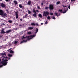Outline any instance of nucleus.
<instances>
[{"instance_id":"nucleus-35","label":"nucleus","mask_w":78,"mask_h":78,"mask_svg":"<svg viewBox=\"0 0 78 78\" xmlns=\"http://www.w3.org/2000/svg\"><path fill=\"white\" fill-rule=\"evenodd\" d=\"M74 1H75V0H71V2H74Z\"/></svg>"},{"instance_id":"nucleus-21","label":"nucleus","mask_w":78,"mask_h":78,"mask_svg":"<svg viewBox=\"0 0 78 78\" xmlns=\"http://www.w3.org/2000/svg\"><path fill=\"white\" fill-rule=\"evenodd\" d=\"M9 52L10 53H14V52L13 51H12V50H11L9 51Z\"/></svg>"},{"instance_id":"nucleus-38","label":"nucleus","mask_w":78,"mask_h":78,"mask_svg":"<svg viewBox=\"0 0 78 78\" xmlns=\"http://www.w3.org/2000/svg\"><path fill=\"white\" fill-rule=\"evenodd\" d=\"M17 41H15V44H17Z\"/></svg>"},{"instance_id":"nucleus-26","label":"nucleus","mask_w":78,"mask_h":78,"mask_svg":"<svg viewBox=\"0 0 78 78\" xmlns=\"http://www.w3.org/2000/svg\"><path fill=\"white\" fill-rule=\"evenodd\" d=\"M47 19L48 20H50V16H48L47 17Z\"/></svg>"},{"instance_id":"nucleus-3","label":"nucleus","mask_w":78,"mask_h":78,"mask_svg":"<svg viewBox=\"0 0 78 78\" xmlns=\"http://www.w3.org/2000/svg\"><path fill=\"white\" fill-rule=\"evenodd\" d=\"M49 14V12L48 11H44L43 13V16L47 17Z\"/></svg>"},{"instance_id":"nucleus-2","label":"nucleus","mask_w":78,"mask_h":78,"mask_svg":"<svg viewBox=\"0 0 78 78\" xmlns=\"http://www.w3.org/2000/svg\"><path fill=\"white\" fill-rule=\"evenodd\" d=\"M4 59V58H2V61L1 62V63L4 65V66H6V64H7V61H8V60H3Z\"/></svg>"},{"instance_id":"nucleus-8","label":"nucleus","mask_w":78,"mask_h":78,"mask_svg":"<svg viewBox=\"0 0 78 78\" xmlns=\"http://www.w3.org/2000/svg\"><path fill=\"white\" fill-rule=\"evenodd\" d=\"M1 6L3 8H5V5L3 3L1 4Z\"/></svg>"},{"instance_id":"nucleus-48","label":"nucleus","mask_w":78,"mask_h":78,"mask_svg":"<svg viewBox=\"0 0 78 78\" xmlns=\"http://www.w3.org/2000/svg\"><path fill=\"white\" fill-rule=\"evenodd\" d=\"M41 5H43V3H41Z\"/></svg>"},{"instance_id":"nucleus-40","label":"nucleus","mask_w":78,"mask_h":78,"mask_svg":"<svg viewBox=\"0 0 78 78\" xmlns=\"http://www.w3.org/2000/svg\"><path fill=\"white\" fill-rule=\"evenodd\" d=\"M50 15H51V16H52V15H53V13H50Z\"/></svg>"},{"instance_id":"nucleus-19","label":"nucleus","mask_w":78,"mask_h":78,"mask_svg":"<svg viewBox=\"0 0 78 78\" xmlns=\"http://www.w3.org/2000/svg\"><path fill=\"white\" fill-rule=\"evenodd\" d=\"M62 9H59L58 12H60V13H62Z\"/></svg>"},{"instance_id":"nucleus-49","label":"nucleus","mask_w":78,"mask_h":78,"mask_svg":"<svg viewBox=\"0 0 78 78\" xmlns=\"http://www.w3.org/2000/svg\"><path fill=\"white\" fill-rule=\"evenodd\" d=\"M8 51H9V50H8Z\"/></svg>"},{"instance_id":"nucleus-9","label":"nucleus","mask_w":78,"mask_h":78,"mask_svg":"<svg viewBox=\"0 0 78 78\" xmlns=\"http://www.w3.org/2000/svg\"><path fill=\"white\" fill-rule=\"evenodd\" d=\"M33 11L35 13H36V12H39V11H38V10H35V9H34L33 10Z\"/></svg>"},{"instance_id":"nucleus-18","label":"nucleus","mask_w":78,"mask_h":78,"mask_svg":"<svg viewBox=\"0 0 78 78\" xmlns=\"http://www.w3.org/2000/svg\"><path fill=\"white\" fill-rule=\"evenodd\" d=\"M31 25L34 26V25H35V23H31Z\"/></svg>"},{"instance_id":"nucleus-46","label":"nucleus","mask_w":78,"mask_h":78,"mask_svg":"<svg viewBox=\"0 0 78 78\" xmlns=\"http://www.w3.org/2000/svg\"><path fill=\"white\" fill-rule=\"evenodd\" d=\"M43 24H44V23H41V25H43Z\"/></svg>"},{"instance_id":"nucleus-14","label":"nucleus","mask_w":78,"mask_h":78,"mask_svg":"<svg viewBox=\"0 0 78 78\" xmlns=\"http://www.w3.org/2000/svg\"><path fill=\"white\" fill-rule=\"evenodd\" d=\"M67 10H68V9H66L63 12H63V13H66V11H67Z\"/></svg>"},{"instance_id":"nucleus-12","label":"nucleus","mask_w":78,"mask_h":78,"mask_svg":"<svg viewBox=\"0 0 78 78\" xmlns=\"http://www.w3.org/2000/svg\"><path fill=\"white\" fill-rule=\"evenodd\" d=\"M13 2H14V3H15V5L17 4L18 3H17V2L16 1V0L14 1Z\"/></svg>"},{"instance_id":"nucleus-6","label":"nucleus","mask_w":78,"mask_h":78,"mask_svg":"<svg viewBox=\"0 0 78 78\" xmlns=\"http://www.w3.org/2000/svg\"><path fill=\"white\" fill-rule=\"evenodd\" d=\"M0 55H2V56H4V55L6 56V52H5L4 53H0Z\"/></svg>"},{"instance_id":"nucleus-50","label":"nucleus","mask_w":78,"mask_h":78,"mask_svg":"<svg viewBox=\"0 0 78 78\" xmlns=\"http://www.w3.org/2000/svg\"><path fill=\"white\" fill-rule=\"evenodd\" d=\"M2 57L3 58V56H2Z\"/></svg>"},{"instance_id":"nucleus-13","label":"nucleus","mask_w":78,"mask_h":78,"mask_svg":"<svg viewBox=\"0 0 78 78\" xmlns=\"http://www.w3.org/2000/svg\"><path fill=\"white\" fill-rule=\"evenodd\" d=\"M11 30H7L6 31V33H10V32H11Z\"/></svg>"},{"instance_id":"nucleus-41","label":"nucleus","mask_w":78,"mask_h":78,"mask_svg":"<svg viewBox=\"0 0 78 78\" xmlns=\"http://www.w3.org/2000/svg\"><path fill=\"white\" fill-rule=\"evenodd\" d=\"M70 5H69V9H70Z\"/></svg>"},{"instance_id":"nucleus-15","label":"nucleus","mask_w":78,"mask_h":78,"mask_svg":"<svg viewBox=\"0 0 78 78\" xmlns=\"http://www.w3.org/2000/svg\"><path fill=\"white\" fill-rule=\"evenodd\" d=\"M33 16L34 17H37V15L36 13L34 14Z\"/></svg>"},{"instance_id":"nucleus-32","label":"nucleus","mask_w":78,"mask_h":78,"mask_svg":"<svg viewBox=\"0 0 78 78\" xmlns=\"http://www.w3.org/2000/svg\"><path fill=\"white\" fill-rule=\"evenodd\" d=\"M35 25L37 26H39V25H38V23H36Z\"/></svg>"},{"instance_id":"nucleus-33","label":"nucleus","mask_w":78,"mask_h":78,"mask_svg":"<svg viewBox=\"0 0 78 78\" xmlns=\"http://www.w3.org/2000/svg\"><path fill=\"white\" fill-rule=\"evenodd\" d=\"M52 19H55L56 18H55V16H53L52 17Z\"/></svg>"},{"instance_id":"nucleus-43","label":"nucleus","mask_w":78,"mask_h":78,"mask_svg":"<svg viewBox=\"0 0 78 78\" xmlns=\"http://www.w3.org/2000/svg\"><path fill=\"white\" fill-rule=\"evenodd\" d=\"M2 66H3V65H0V67H2Z\"/></svg>"},{"instance_id":"nucleus-37","label":"nucleus","mask_w":78,"mask_h":78,"mask_svg":"<svg viewBox=\"0 0 78 78\" xmlns=\"http://www.w3.org/2000/svg\"><path fill=\"white\" fill-rule=\"evenodd\" d=\"M37 8L38 9H40V7H39V6H37Z\"/></svg>"},{"instance_id":"nucleus-11","label":"nucleus","mask_w":78,"mask_h":78,"mask_svg":"<svg viewBox=\"0 0 78 78\" xmlns=\"http://www.w3.org/2000/svg\"><path fill=\"white\" fill-rule=\"evenodd\" d=\"M31 3V2L30 1H29L27 2V4L28 5H30Z\"/></svg>"},{"instance_id":"nucleus-30","label":"nucleus","mask_w":78,"mask_h":78,"mask_svg":"<svg viewBox=\"0 0 78 78\" xmlns=\"http://www.w3.org/2000/svg\"><path fill=\"white\" fill-rule=\"evenodd\" d=\"M8 22H9V23H12V21L11 20H9Z\"/></svg>"},{"instance_id":"nucleus-36","label":"nucleus","mask_w":78,"mask_h":78,"mask_svg":"<svg viewBox=\"0 0 78 78\" xmlns=\"http://www.w3.org/2000/svg\"><path fill=\"white\" fill-rule=\"evenodd\" d=\"M16 19H18V16H16Z\"/></svg>"},{"instance_id":"nucleus-16","label":"nucleus","mask_w":78,"mask_h":78,"mask_svg":"<svg viewBox=\"0 0 78 78\" xmlns=\"http://www.w3.org/2000/svg\"><path fill=\"white\" fill-rule=\"evenodd\" d=\"M27 40H23V42L21 43H20V44H22V42H27Z\"/></svg>"},{"instance_id":"nucleus-47","label":"nucleus","mask_w":78,"mask_h":78,"mask_svg":"<svg viewBox=\"0 0 78 78\" xmlns=\"http://www.w3.org/2000/svg\"><path fill=\"white\" fill-rule=\"evenodd\" d=\"M22 19H20L21 21H22Z\"/></svg>"},{"instance_id":"nucleus-45","label":"nucleus","mask_w":78,"mask_h":78,"mask_svg":"<svg viewBox=\"0 0 78 78\" xmlns=\"http://www.w3.org/2000/svg\"><path fill=\"white\" fill-rule=\"evenodd\" d=\"M6 2H8L9 1V0H5Z\"/></svg>"},{"instance_id":"nucleus-44","label":"nucleus","mask_w":78,"mask_h":78,"mask_svg":"<svg viewBox=\"0 0 78 78\" xmlns=\"http://www.w3.org/2000/svg\"><path fill=\"white\" fill-rule=\"evenodd\" d=\"M25 37H23V38H22V39H24L25 38Z\"/></svg>"},{"instance_id":"nucleus-20","label":"nucleus","mask_w":78,"mask_h":78,"mask_svg":"<svg viewBox=\"0 0 78 78\" xmlns=\"http://www.w3.org/2000/svg\"><path fill=\"white\" fill-rule=\"evenodd\" d=\"M27 34H31V32H27Z\"/></svg>"},{"instance_id":"nucleus-1","label":"nucleus","mask_w":78,"mask_h":78,"mask_svg":"<svg viewBox=\"0 0 78 78\" xmlns=\"http://www.w3.org/2000/svg\"><path fill=\"white\" fill-rule=\"evenodd\" d=\"M0 15L2 16V17H7V14L6 13H4L3 11L0 9Z\"/></svg>"},{"instance_id":"nucleus-27","label":"nucleus","mask_w":78,"mask_h":78,"mask_svg":"<svg viewBox=\"0 0 78 78\" xmlns=\"http://www.w3.org/2000/svg\"><path fill=\"white\" fill-rule=\"evenodd\" d=\"M28 14H31V11L29 10L28 11Z\"/></svg>"},{"instance_id":"nucleus-5","label":"nucleus","mask_w":78,"mask_h":78,"mask_svg":"<svg viewBox=\"0 0 78 78\" xmlns=\"http://www.w3.org/2000/svg\"><path fill=\"white\" fill-rule=\"evenodd\" d=\"M53 5H49V9H53Z\"/></svg>"},{"instance_id":"nucleus-39","label":"nucleus","mask_w":78,"mask_h":78,"mask_svg":"<svg viewBox=\"0 0 78 78\" xmlns=\"http://www.w3.org/2000/svg\"><path fill=\"white\" fill-rule=\"evenodd\" d=\"M62 6H63V7H66V6L64 5H62Z\"/></svg>"},{"instance_id":"nucleus-29","label":"nucleus","mask_w":78,"mask_h":78,"mask_svg":"<svg viewBox=\"0 0 78 78\" xmlns=\"http://www.w3.org/2000/svg\"><path fill=\"white\" fill-rule=\"evenodd\" d=\"M55 14L56 16H57V17H58V16H58V13H55Z\"/></svg>"},{"instance_id":"nucleus-10","label":"nucleus","mask_w":78,"mask_h":78,"mask_svg":"<svg viewBox=\"0 0 78 78\" xmlns=\"http://www.w3.org/2000/svg\"><path fill=\"white\" fill-rule=\"evenodd\" d=\"M33 27H29L28 28V30H33Z\"/></svg>"},{"instance_id":"nucleus-23","label":"nucleus","mask_w":78,"mask_h":78,"mask_svg":"<svg viewBox=\"0 0 78 78\" xmlns=\"http://www.w3.org/2000/svg\"><path fill=\"white\" fill-rule=\"evenodd\" d=\"M12 55H11L10 54H8V56H9V57H12Z\"/></svg>"},{"instance_id":"nucleus-31","label":"nucleus","mask_w":78,"mask_h":78,"mask_svg":"<svg viewBox=\"0 0 78 78\" xmlns=\"http://www.w3.org/2000/svg\"><path fill=\"white\" fill-rule=\"evenodd\" d=\"M38 29H37L36 30V31L35 32L36 34L37 33V32L38 31Z\"/></svg>"},{"instance_id":"nucleus-25","label":"nucleus","mask_w":78,"mask_h":78,"mask_svg":"<svg viewBox=\"0 0 78 78\" xmlns=\"http://www.w3.org/2000/svg\"><path fill=\"white\" fill-rule=\"evenodd\" d=\"M18 12H15V14L16 16H18V14L17 13Z\"/></svg>"},{"instance_id":"nucleus-4","label":"nucleus","mask_w":78,"mask_h":78,"mask_svg":"<svg viewBox=\"0 0 78 78\" xmlns=\"http://www.w3.org/2000/svg\"><path fill=\"white\" fill-rule=\"evenodd\" d=\"M34 36H35V35H33L31 36H28L27 37L28 39H32V38H33L34 37Z\"/></svg>"},{"instance_id":"nucleus-22","label":"nucleus","mask_w":78,"mask_h":78,"mask_svg":"<svg viewBox=\"0 0 78 78\" xmlns=\"http://www.w3.org/2000/svg\"><path fill=\"white\" fill-rule=\"evenodd\" d=\"M60 3V2L58 1L56 3V5H59V4Z\"/></svg>"},{"instance_id":"nucleus-24","label":"nucleus","mask_w":78,"mask_h":78,"mask_svg":"<svg viewBox=\"0 0 78 78\" xmlns=\"http://www.w3.org/2000/svg\"><path fill=\"white\" fill-rule=\"evenodd\" d=\"M38 16H39V17H41H41H42V15H41V14H39L38 15Z\"/></svg>"},{"instance_id":"nucleus-28","label":"nucleus","mask_w":78,"mask_h":78,"mask_svg":"<svg viewBox=\"0 0 78 78\" xmlns=\"http://www.w3.org/2000/svg\"><path fill=\"white\" fill-rule=\"evenodd\" d=\"M48 8H49V7H46L45 8V9H48Z\"/></svg>"},{"instance_id":"nucleus-17","label":"nucleus","mask_w":78,"mask_h":78,"mask_svg":"<svg viewBox=\"0 0 78 78\" xmlns=\"http://www.w3.org/2000/svg\"><path fill=\"white\" fill-rule=\"evenodd\" d=\"M19 6L20 8H22L23 7V6H22V5H21V4H20L19 5Z\"/></svg>"},{"instance_id":"nucleus-42","label":"nucleus","mask_w":78,"mask_h":78,"mask_svg":"<svg viewBox=\"0 0 78 78\" xmlns=\"http://www.w3.org/2000/svg\"><path fill=\"white\" fill-rule=\"evenodd\" d=\"M2 25H5V24L4 23H2Z\"/></svg>"},{"instance_id":"nucleus-7","label":"nucleus","mask_w":78,"mask_h":78,"mask_svg":"<svg viewBox=\"0 0 78 78\" xmlns=\"http://www.w3.org/2000/svg\"><path fill=\"white\" fill-rule=\"evenodd\" d=\"M6 32L5 31H4V30L3 29H2L1 30V33L2 34H5V33Z\"/></svg>"},{"instance_id":"nucleus-34","label":"nucleus","mask_w":78,"mask_h":78,"mask_svg":"<svg viewBox=\"0 0 78 78\" xmlns=\"http://www.w3.org/2000/svg\"><path fill=\"white\" fill-rule=\"evenodd\" d=\"M45 24H47L48 23V21H46V22L45 23Z\"/></svg>"}]
</instances>
